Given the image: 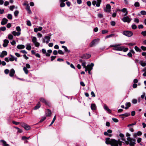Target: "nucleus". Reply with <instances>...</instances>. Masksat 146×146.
I'll return each mask as SVG.
<instances>
[{"instance_id":"18","label":"nucleus","mask_w":146,"mask_h":146,"mask_svg":"<svg viewBox=\"0 0 146 146\" xmlns=\"http://www.w3.org/2000/svg\"><path fill=\"white\" fill-rule=\"evenodd\" d=\"M40 100L41 102L44 103L45 104L48 105V103L44 98H41L40 99Z\"/></svg>"},{"instance_id":"58","label":"nucleus","mask_w":146,"mask_h":146,"mask_svg":"<svg viewBox=\"0 0 146 146\" xmlns=\"http://www.w3.org/2000/svg\"><path fill=\"white\" fill-rule=\"evenodd\" d=\"M141 48L143 50H146V47L142 46L141 47Z\"/></svg>"},{"instance_id":"38","label":"nucleus","mask_w":146,"mask_h":146,"mask_svg":"<svg viewBox=\"0 0 146 146\" xmlns=\"http://www.w3.org/2000/svg\"><path fill=\"white\" fill-rule=\"evenodd\" d=\"M13 36L11 34H9L8 36V38L10 40H12L13 38Z\"/></svg>"},{"instance_id":"43","label":"nucleus","mask_w":146,"mask_h":146,"mask_svg":"<svg viewBox=\"0 0 146 146\" xmlns=\"http://www.w3.org/2000/svg\"><path fill=\"white\" fill-rule=\"evenodd\" d=\"M19 12L18 11L16 10L15 11L14 13V15L15 17H17V16L18 14H19Z\"/></svg>"},{"instance_id":"56","label":"nucleus","mask_w":146,"mask_h":146,"mask_svg":"<svg viewBox=\"0 0 146 146\" xmlns=\"http://www.w3.org/2000/svg\"><path fill=\"white\" fill-rule=\"evenodd\" d=\"M112 119L113 121L115 122H117L118 121V120L116 118H112Z\"/></svg>"},{"instance_id":"14","label":"nucleus","mask_w":146,"mask_h":146,"mask_svg":"<svg viewBox=\"0 0 146 146\" xmlns=\"http://www.w3.org/2000/svg\"><path fill=\"white\" fill-rule=\"evenodd\" d=\"M22 125L25 129L27 130H29L31 128V127L27 125L25 123H23L22 124Z\"/></svg>"},{"instance_id":"51","label":"nucleus","mask_w":146,"mask_h":146,"mask_svg":"<svg viewBox=\"0 0 146 146\" xmlns=\"http://www.w3.org/2000/svg\"><path fill=\"white\" fill-rule=\"evenodd\" d=\"M131 27L133 29H135L137 28V27L135 25H133L131 26Z\"/></svg>"},{"instance_id":"53","label":"nucleus","mask_w":146,"mask_h":146,"mask_svg":"<svg viewBox=\"0 0 146 146\" xmlns=\"http://www.w3.org/2000/svg\"><path fill=\"white\" fill-rule=\"evenodd\" d=\"M15 7V6L14 5H12L10 6L9 9L11 11H12Z\"/></svg>"},{"instance_id":"39","label":"nucleus","mask_w":146,"mask_h":146,"mask_svg":"<svg viewBox=\"0 0 146 146\" xmlns=\"http://www.w3.org/2000/svg\"><path fill=\"white\" fill-rule=\"evenodd\" d=\"M7 18L9 19H10V20L12 18V15L11 14H8L7 16Z\"/></svg>"},{"instance_id":"44","label":"nucleus","mask_w":146,"mask_h":146,"mask_svg":"<svg viewBox=\"0 0 146 146\" xmlns=\"http://www.w3.org/2000/svg\"><path fill=\"white\" fill-rule=\"evenodd\" d=\"M137 100L136 99H133L132 100V102L133 104H136L137 103Z\"/></svg>"},{"instance_id":"37","label":"nucleus","mask_w":146,"mask_h":146,"mask_svg":"<svg viewBox=\"0 0 146 146\" xmlns=\"http://www.w3.org/2000/svg\"><path fill=\"white\" fill-rule=\"evenodd\" d=\"M104 135H105L108 136L110 137H111L112 136V135L111 134H109L108 132L107 131L105 132L104 133Z\"/></svg>"},{"instance_id":"21","label":"nucleus","mask_w":146,"mask_h":146,"mask_svg":"<svg viewBox=\"0 0 146 146\" xmlns=\"http://www.w3.org/2000/svg\"><path fill=\"white\" fill-rule=\"evenodd\" d=\"M130 115V113H125L120 115H119V116L121 117L122 118H124L125 117H128Z\"/></svg>"},{"instance_id":"32","label":"nucleus","mask_w":146,"mask_h":146,"mask_svg":"<svg viewBox=\"0 0 146 146\" xmlns=\"http://www.w3.org/2000/svg\"><path fill=\"white\" fill-rule=\"evenodd\" d=\"M142 139L141 138L139 137L137 139V142L139 143L140 145H142V144L141 143H140L142 140Z\"/></svg>"},{"instance_id":"49","label":"nucleus","mask_w":146,"mask_h":146,"mask_svg":"<svg viewBox=\"0 0 146 146\" xmlns=\"http://www.w3.org/2000/svg\"><path fill=\"white\" fill-rule=\"evenodd\" d=\"M58 53L60 54H64V53L60 50H58Z\"/></svg>"},{"instance_id":"35","label":"nucleus","mask_w":146,"mask_h":146,"mask_svg":"<svg viewBox=\"0 0 146 146\" xmlns=\"http://www.w3.org/2000/svg\"><path fill=\"white\" fill-rule=\"evenodd\" d=\"M23 70L24 71V72L26 74H28L29 72L28 70H27V68L26 67H24L23 68Z\"/></svg>"},{"instance_id":"1","label":"nucleus","mask_w":146,"mask_h":146,"mask_svg":"<svg viewBox=\"0 0 146 146\" xmlns=\"http://www.w3.org/2000/svg\"><path fill=\"white\" fill-rule=\"evenodd\" d=\"M110 138L106 139V143L107 144H110L112 146H118V145L121 146L122 145V142L118 140H116L115 139H110Z\"/></svg>"},{"instance_id":"50","label":"nucleus","mask_w":146,"mask_h":146,"mask_svg":"<svg viewBox=\"0 0 146 146\" xmlns=\"http://www.w3.org/2000/svg\"><path fill=\"white\" fill-rule=\"evenodd\" d=\"M136 122L135 121L133 123L131 124H130L128 125L127 127H129L130 126H132V125H135L136 124Z\"/></svg>"},{"instance_id":"29","label":"nucleus","mask_w":146,"mask_h":146,"mask_svg":"<svg viewBox=\"0 0 146 146\" xmlns=\"http://www.w3.org/2000/svg\"><path fill=\"white\" fill-rule=\"evenodd\" d=\"M26 9L28 11V13H31V11L30 6L29 5H27V6H26Z\"/></svg>"},{"instance_id":"64","label":"nucleus","mask_w":146,"mask_h":146,"mask_svg":"<svg viewBox=\"0 0 146 146\" xmlns=\"http://www.w3.org/2000/svg\"><path fill=\"white\" fill-rule=\"evenodd\" d=\"M128 50V48H124L123 47V48L122 50H123V51L124 52H125L127 51Z\"/></svg>"},{"instance_id":"52","label":"nucleus","mask_w":146,"mask_h":146,"mask_svg":"<svg viewBox=\"0 0 146 146\" xmlns=\"http://www.w3.org/2000/svg\"><path fill=\"white\" fill-rule=\"evenodd\" d=\"M134 21L135 22H136L137 23H138L139 22V19L137 18H134Z\"/></svg>"},{"instance_id":"10","label":"nucleus","mask_w":146,"mask_h":146,"mask_svg":"<svg viewBox=\"0 0 146 146\" xmlns=\"http://www.w3.org/2000/svg\"><path fill=\"white\" fill-rule=\"evenodd\" d=\"M91 57V55L89 54H84L81 57L82 59H87Z\"/></svg>"},{"instance_id":"63","label":"nucleus","mask_w":146,"mask_h":146,"mask_svg":"<svg viewBox=\"0 0 146 146\" xmlns=\"http://www.w3.org/2000/svg\"><path fill=\"white\" fill-rule=\"evenodd\" d=\"M1 30L2 31H4L6 29V28L5 27H1Z\"/></svg>"},{"instance_id":"5","label":"nucleus","mask_w":146,"mask_h":146,"mask_svg":"<svg viewBox=\"0 0 146 146\" xmlns=\"http://www.w3.org/2000/svg\"><path fill=\"white\" fill-rule=\"evenodd\" d=\"M32 41L36 47H38L40 45V44L37 41V38L35 36L32 37Z\"/></svg>"},{"instance_id":"12","label":"nucleus","mask_w":146,"mask_h":146,"mask_svg":"<svg viewBox=\"0 0 146 146\" xmlns=\"http://www.w3.org/2000/svg\"><path fill=\"white\" fill-rule=\"evenodd\" d=\"M94 66V64L92 63L90 65L88 64L86 66L88 70H91L93 68V67Z\"/></svg>"},{"instance_id":"62","label":"nucleus","mask_w":146,"mask_h":146,"mask_svg":"<svg viewBox=\"0 0 146 146\" xmlns=\"http://www.w3.org/2000/svg\"><path fill=\"white\" fill-rule=\"evenodd\" d=\"M9 71L7 69H5L4 71V72L6 74H8L9 72Z\"/></svg>"},{"instance_id":"23","label":"nucleus","mask_w":146,"mask_h":146,"mask_svg":"<svg viewBox=\"0 0 146 146\" xmlns=\"http://www.w3.org/2000/svg\"><path fill=\"white\" fill-rule=\"evenodd\" d=\"M119 11H121L123 13H125V14L124 15L125 16H126L127 15L128 12L127 10V9L125 8H124L121 10H119Z\"/></svg>"},{"instance_id":"15","label":"nucleus","mask_w":146,"mask_h":146,"mask_svg":"<svg viewBox=\"0 0 146 146\" xmlns=\"http://www.w3.org/2000/svg\"><path fill=\"white\" fill-rule=\"evenodd\" d=\"M8 20L5 18H4L2 20L1 23V24L2 25H5L7 23Z\"/></svg>"},{"instance_id":"13","label":"nucleus","mask_w":146,"mask_h":146,"mask_svg":"<svg viewBox=\"0 0 146 146\" xmlns=\"http://www.w3.org/2000/svg\"><path fill=\"white\" fill-rule=\"evenodd\" d=\"M44 38L45 39H46L47 40L46 41H45V40L44 39H43V42L44 43L45 42H46V44H48L50 41V37L49 36H46Z\"/></svg>"},{"instance_id":"31","label":"nucleus","mask_w":146,"mask_h":146,"mask_svg":"<svg viewBox=\"0 0 146 146\" xmlns=\"http://www.w3.org/2000/svg\"><path fill=\"white\" fill-rule=\"evenodd\" d=\"M91 108L92 110H94L96 109V105L95 104H92L91 106Z\"/></svg>"},{"instance_id":"45","label":"nucleus","mask_w":146,"mask_h":146,"mask_svg":"<svg viewBox=\"0 0 146 146\" xmlns=\"http://www.w3.org/2000/svg\"><path fill=\"white\" fill-rule=\"evenodd\" d=\"M46 117H42L41 120L39 122L41 123L43 121L46 119Z\"/></svg>"},{"instance_id":"20","label":"nucleus","mask_w":146,"mask_h":146,"mask_svg":"<svg viewBox=\"0 0 146 146\" xmlns=\"http://www.w3.org/2000/svg\"><path fill=\"white\" fill-rule=\"evenodd\" d=\"M11 33L14 36H19L21 33L20 32H17L15 31L12 32Z\"/></svg>"},{"instance_id":"40","label":"nucleus","mask_w":146,"mask_h":146,"mask_svg":"<svg viewBox=\"0 0 146 146\" xmlns=\"http://www.w3.org/2000/svg\"><path fill=\"white\" fill-rule=\"evenodd\" d=\"M114 34H111V35H107L106 36V37H105V39H106L107 38H109L113 36H114Z\"/></svg>"},{"instance_id":"24","label":"nucleus","mask_w":146,"mask_h":146,"mask_svg":"<svg viewBox=\"0 0 146 146\" xmlns=\"http://www.w3.org/2000/svg\"><path fill=\"white\" fill-rule=\"evenodd\" d=\"M104 108L105 110L106 111H107L108 113H111V110L109 109L108 107L106 105H105L104 106Z\"/></svg>"},{"instance_id":"26","label":"nucleus","mask_w":146,"mask_h":146,"mask_svg":"<svg viewBox=\"0 0 146 146\" xmlns=\"http://www.w3.org/2000/svg\"><path fill=\"white\" fill-rule=\"evenodd\" d=\"M17 48L18 49H21L24 48H25V46L22 44L18 45L17 46Z\"/></svg>"},{"instance_id":"57","label":"nucleus","mask_w":146,"mask_h":146,"mask_svg":"<svg viewBox=\"0 0 146 146\" xmlns=\"http://www.w3.org/2000/svg\"><path fill=\"white\" fill-rule=\"evenodd\" d=\"M141 34L143 36H146V31L142 32L141 33Z\"/></svg>"},{"instance_id":"17","label":"nucleus","mask_w":146,"mask_h":146,"mask_svg":"<svg viewBox=\"0 0 146 146\" xmlns=\"http://www.w3.org/2000/svg\"><path fill=\"white\" fill-rule=\"evenodd\" d=\"M7 51H3L0 55V57L1 58H3L5 56L7 55Z\"/></svg>"},{"instance_id":"28","label":"nucleus","mask_w":146,"mask_h":146,"mask_svg":"<svg viewBox=\"0 0 146 146\" xmlns=\"http://www.w3.org/2000/svg\"><path fill=\"white\" fill-rule=\"evenodd\" d=\"M40 106V102H38L37 104L35 107L34 110H36L39 108Z\"/></svg>"},{"instance_id":"46","label":"nucleus","mask_w":146,"mask_h":146,"mask_svg":"<svg viewBox=\"0 0 146 146\" xmlns=\"http://www.w3.org/2000/svg\"><path fill=\"white\" fill-rule=\"evenodd\" d=\"M102 34H104L108 32V31L107 30H102Z\"/></svg>"},{"instance_id":"3","label":"nucleus","mask_w":146,"mask_h":146,"mask_svg":"<svg viewBox=\"0 0 146 146\" xmlns=\"http://www.w3.org/2000/svg\"><path fill=\"white\" fill-rule=\"evenodd\" d=\"M121 45V44H116L115 45H111L110 47H113V49L114 50L117 51H121L123 48V47L119 46Z\"/></svg>"},{"instance_id":"6","label":"nucleus","mask_w":146,"mask_h":146,"mask_svg":"<svg viewBox=\"0 0 146 146\" xmlns=\"http://www.w3.org/2000/svg\"><path fill=\"white\" fill-rule=\"evenodd\" d=\"M42 52L43 54H46V55L47 56H49L50 55V54L52 52V50H47L48 52L46 53V50L43 48L42 50Z\"/></svg>"},{"instance_id":"59","label":"nucleus","mask_w":146,"mask_h":146,"mask_svg":"<svg viewBox=\"0 0 146 146\" xmlns=\"http://www.w3.org/2000/svg\"><path fill=\"white\" fill-rule=\"evenodd\" d=\"M125 105L126 106H128L129 107L131 106V103L130 102H127Z\"/></svg>"},{"instance_id":"61","label":"nucleus","mask_w":146,"mask_h":146,"mask_svg":"<svg viewBox=\"0 0 146 146\" xmlns=\"http://www.w3.org/2000/svg\"><path fill=\"white\" fill-rule=\"evenodd\" d=\"M97 1H93L92 2V4L94 6L96 5Z\"/></svg>"},{"instance_id":"60","label":"nucleus","mask_w":146,"mask_h":146,"mask_svg":"<svg viewBox=\"0 0 146 146\" xmlns=\"http://www.w3.org/2000/svg\"><path fill=\"white\" fill-rule=\"evenodd\" d=\"M66 3L68 7H70L71 5V3L69 1H67L66 2Z\"/></svg>"},{"instance_id":"27","label":"nucleus","mask_w":146,"mask_h":146,"mask_svg":"<svg viewBox=\"0 0 146 146\" xmlns=\"http://www.w3.org/2000/svg\"><path fill=\"white\" fill-rule=\"evenodd\" d=\"M0 142L2 143V145L4 146H9V145L7 144L6 142L3 140H0Z\"/></svg>"},{"instance_id":"16","label":"nucleus","mask_w":146,"mask_h":146,"mask_svg":"<svg viewBox=\"0 0 146 146\" xmlns=\"http://www.w3.org/2000/svg\"><path fill=\"white\" fill-rule=\"evenodd\" d=\"M3 46L4 47H7V45L8 43H9V41L7 39H5L3 41Z\"/></svg>"},{"instance_id":"2","label":"nucleus","mask_w":146,"mask_h":146,"mask_svg":"<svg viewBox=\"0 0 146 146\" xmlns=\"http://www.w3.org/2000/svg\"><path fill=\"white\" fill-rule=\"evenodd\" d=\"M127 141L125 139L123 138L122 140L125 141V143L127 145L129 144L130 146H134L136 144V140L135 139L128 137L127 138Z\"/></svg>"},{"instance_id":"8","label":"nucleus","mask_w":146,"mask_h":146,"mask_svg":"<svg viewBox=\"0 0 146 146\" xmlns=\"http://www.w3.org/2000/svg\"><path fill=\"white\" fill-rule=\"evenodd\" d=\"M123 21L124 22H127L129 23L131 21V19L128 17H124L122 19Z\"/></svg>"},{"instance_id":"4","label":"nucleus","mask_w":146,"mask_h":146,"mask_svg":"<svg viewBox=\"0 0 146 146\" xmlns=\"http://www.w3.org/2000/svg\"><path fill=\"white\" fill-rule=\"evenodd\" d=\"M123 34L127 37H131L133 35V33L130 31H123Z\"/></svg>"},{"instance_id":"55","label":"nucleus","mask_w":146,"mask_h":146,"mask_svg":"<svg viewBox=\"0 0 146 146\" xmlns=\"http://www.w3.org/2000/svg\"><path fill=\"white\" fill-rule=\"evenodd\" d=\"M111 25L113 26H115V23L114 21H112L111 22Z\"/></svg>"},{"instance_id":"42","label":"nucleus","mask_w":146,"mask_h":146,"mask_svg":"<svg viewBox=\"0 0 146 146\" xmlns=\"http://www.w3.org/2000/svg\"><path fill=\"white\" fill-rule=\"evenodd\" d=\"M16 29L18 32H20L21 31V29L20 27L17 26L16 27Z\"/></svg>"},{"instance_id":"41","label":"nucleus","mask_w":146,"mask_h":146,"mask_svg":"<svg viewBox=\"0 0 146 146\" xmlns=\"http://www.w3.org/2000/svg\"><path fill=\"white\" fill-rule=\"evenodd\" d=\"M134 6L135 7H139L140 6L139 3L138 2H136L134 4Z\"/></svg>"},{"instance_id":"22","label":"nucleus","mask_w":146,"mask_h":146,"mask_svg":"<svg viewBox=\"0 0 146 146\" xmlns=\"http://www.w3.org/2000/svg\"><path fill=\"white\" fill-rule=\"evenodd\" d=\"M46 116H50L51 115V111L49 109H47L46 111Z\"/></svg>"},{"instance_id":"47","label":"nucleus","mask_w":146,"mask_h":146,"mask_svg":"<svg viewBox=\"0 0 146 146\" xmlns=\"http://www.w3.org/2000/svg\"><path fill=\"white\" fill-rule=\"evenodd\" d=\"M146 11H141V13L143 15H146Z\"/></svg>"},{"instance_id":"36","label":"nucleus","mask_w":146,"mask_h":146,"mask_svg":"<svg viewBox=\"0 0 146 146\" xmlns=\"http://www.w3.org/2000/svg\"><path fill=\"white\" fill-rule=\"evenodd\" d=\"M139 63H140L141 65L143 67L145 66L146 65V63L145 62H143L142 61H140Z\"/></svg>"},{"instance_id":"7","label":"nucleus","mask_w":146,"mask_h":146,"mask_svg":"<svg viewBox=\"0 0 146 146\" xmlns=\"http://www.w3.org/2000/svg\"><path fill=\"white\" fill-rule=\"evenodd\" d=\"M99 39L97 38L92 40L90 44V47H92L93 46L96 44L98 43L99 41Z\"/></svg>"},{"instance_id":"54","label":"nucleus","mask_w":146,"mask_h":146,"mask_svg":"<svg viewBox=\"0 0 146 146\" xmlns=\"http://www.w3.org/2000/svg\"><path fill=\"white\" fill-rule=\"evenodd\" d=\"M98 17L100 18H102L103 17V15L102 14L99 13L98 15Z\"/></svg>"},{"instance_id":"11","label":"nucleus","mask_w":146,"mask_h":146,"mask_svg":"<svg viewBox=\"0 0 146 146\" xmlns=\"http://www.w3.org/2000/svg\"><path fill=\"white\" fill-rule=\"evenodd\" d=\"M68 0H60V6L61 7H64L65 4L64 3V2L65 1H67Z\"/></svg>"},{"instance_id":"25","label":"nucleus","mask_w":146,"mask_h":146,"mask_svg":"<svg viewBox=\"0 0 146 146\" xmlns=\"http://www.w3.org/2000/svg\"><path fill=\"white\" fill-rule=\"evenodd\" d=\"M15 73V71L14 70L12 69L10 71V72L9 73V76L11 77L13 76Z\"/></svg>"},{"instance_id":"48","label":"nucleus","mask_w":146,"mask_h":146,"mask_svg":"<svg viewBox=\"0 0 146 146\" xmlns=\"http://www.w3.org/2000/svg\"><path fill=\"white\" fill-rule=\"evenodd\" d=\"M27 24L28 26H31V24L29 21H27Z\"/></svg>"},{"instance_id":"9","label":"nucleus","mask_w":146,"mask_h":146,"mask_svg":"<svg viewBox=\"0 0 146 146\" xmlns=\"http://www.w3.org/2000/svg\"><path fill=\"white\" fill-rule=\"evenodd\" d=\"M111 6L110 5L108 4L106 5V9H104V11L106 12H109L110 11Z\"/></svg>"},{"instance_id":"33","label":"nucleus","mask_w":146,"mask_h":146,"mask_svg":"<svg viewBox=\"0 0 146 146\" xmlns=\"http://www.w3.org/2000/svg\"><path fill=\"white\" fill-rule=\"evenodd\" d=\"M102 1L101 0H97L96 3V6L99 7L100 6V3Z\"/></svg>"},{"instance_id":"19","label":"nucleus","mask_w":146,"mask_h":146,"mask_svg":"<svg viewBox=\"0 0 146 146\" xmlns=\"http://www.w3.org/2000/svg\"><path fill=\"white\" fill-rule=\"evenodd\" d=\"M79 61L80 62L82 63V66H83V68H85L86 66V62L82 59L79 60Z\"/></svg>"},{"instance_id":"30","label":"nucleus","mask_w":146,"mask_h":146,"mask_svg":"<svg viewBox=\"0 0 146 146\" xmlns=\"http://www.w3.org/2000/svg\"><path fill=\"white\" fill-rule=\"evenodd\" d=\"M26 49L28 50H30L31 48V46L30 44H27L26 45Z\"/></svg>"},{"instance_id":"34","label":"nucleus","mask_w":146,"mask_h":146,"mask_svg":"<svg viewBox=\"0 0 146 146\" xmlns=\"http://www.w3.org/2000/svg\"><path fill=\"white\" fill-rule=\"evenodd\" d=\"M134 48L135 50L137 52H141V49L139 48L137 46H136Z\"/></svg>"}]
</instances>
